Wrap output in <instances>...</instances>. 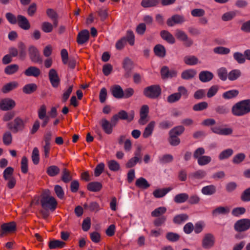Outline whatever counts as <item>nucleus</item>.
I'll use <instances>...</instances> for the list:
<instances>
[{"label":"nucleus","mask_w":250,"mask_h":250,"mask_svg":"<svg viewBox=\"0 0 250 250\" xmlns=\"http://www.w3.org/2000/svg\"><path fill=\"white\" fill-rule=\"evenodd\" d=\"M28 53L31 61L34 63H42V59L39 50L34 45H30L28 48Z\"/></svg>","instance_id":"obj_4"},{"label":"nucleus","mask_w":250,"mask_h":250,"mask_svg":"<svg viewBox=\"0 0 250 250\" xmlns=\"http://www.w3.org/2000/svg\"><path fill=\"white\" fill-rule=\"evenodd\" d=\"M234 60L239 64H243L246 62L244 53L240 52H235L233 54Z\"/></svg>","instance_id":"obj_40"},{"label":"nucleus","mask_w":250,"mask_h":250,"mask_svg":"<svg viewBox=\"0 0 250 250\" xmlns=\"http://www.w3.org/2000/svg\"><path fill=\"white\" fill-rule=\"evenodd\" d=\"M188 219V215L186 214H180L176 215L173 219V221L174 223L177 224H180L186 221Z\"/></svg>","instance_id":"obj_49"},{"label":"nucleus","mask_w":250,"mask_h":250,"mask_svg":"<svg viewBox=\"0 0 250 250\" xmlns=\"http://www.w3.org/2000/svg\"><path fill=\"white\" fill-rule=\"evenodd\" d=\"M60 172V169L59 167L55 165L49 166L46 169V173L50 177L57 176Z\"/></svg>","instance_id":"obj_34"},{"label":"nucleus","mask_w":250,"mask_h":250,"mask_svg":"<svg viewBox=\"0 0 250 250\" xmlns=\"http://www.w3.org/2000/svg\"><path fill=\"white\" fill-rule=\"evenodd\" d=\"M211 161V158L210 156L203 155L201 157L199 158L197 160V163L200 166H205L209 164Z\"/></svg>","instance_id":"obj_56"},{"label":"nucleus","mask_w":250,"mask_h":250,"mask_svg":"<svg viewBox=\"0 0 250 250\" xmlns=\"http://www.w3.org/2000/svg\"><path fill=\"white\" fill-rule=\"evenodd\" d=\"M162 89L158 84H153L144 88V95L147 98L152 99L158 98L161 94Z\"/></svg>","instance_id":"obj_2"},{"label":"nucleus","mask_w":250,"mask_h":250,"mask_svg":"<svg viewBox=\"0 0 250 250\" xmlns=\"http://www.w3.org/2000/svg\"><path fill=\"white\" fill-rule=\"evenodd\" d=\"M117 114L119 115L120 119L126 120L127 122H130L134 119L135 113L133 110H131L127 113L125 110H122Z\"/></svg>","instance_id":"obj_14"},{"label":"nucleus","mask_w":250,"mask_h":250,"mask_svg":"<svg viewBox=\"0 0 250 250\" xmlns=\"http://www.w3.org/2000/svg\"><path fill=\"white\" fill-rule=\"evenodd\" d=\"M186 20L184 16L175 14L167 20V24L168 26L172 27L175 24H182Z\"/></svg>","instance_id":"obj_8"},{"label":"nucleus","mask_w":250,"mask_h":250,"mask_svg":"<svg viewBox=\"0 0 250 250\" xmlns=\"http://www.w3.org/2000/svg\"><path fill=\"white\" fill-rule=\"evenodd\" d=\"M188 195L186 193L178 194L174 198V201L176 203H183L188 200Z\"/></svg>","instance_id":"obj_38"},{"label":"nucleus","mask_w":250,"mask_h":250,"mask_svg":"<svg viewBox=\"0 0 250 250\" xmlns=\"http://www.w3.org/2000/svg\"><path fill=\"white\" fill-rule=\"evenodd\" d=\"M196 74L194 69H188L184 71L181 74V78L184 80H190L193 78Z\"/></svg>","instance_id":"obj_32"},{"label":"nucleus","mask_w":250,"mask_h":250,"mask_svg":"<svg viewBox=\"0 0 250 250\" xmlns=\"http://www.w3.org/2000/svg\"><path fill=\"white\" fill-rule=\"evenodd\" d=\"M161 74L163 79H167L175 77L177 72L173 69L169 70L168 67L165 66L161 68Z\"/></svg>","instance_id":"obj_13"},{"label":"nucleus","mask_w":250,"mask_h":250,"mask_svg":"<svg viewBox=\"0 0 250 250\" xmlns=\"http://www.w3.org/2000/svg\"><path fill=\"white\" fill-rule=\"evenodd\" d=\"M173 160V157L172 155L166 154L159 158L160 163L161 164H167L171 163Z\"/></svg>","instance_id":"obj_59"},{"label":"nucleus","mask_w":250,"mask_h":250,"mask_svg":"<svg viewBox=\"0 0 250 250\" xmlns=\"http://www.w3.org/2000/svg\"><path fill=\"white\" fill-rule=\"evenodd\" d=\"M215 53L221 55H227L230 53V50L229 48L224 46L216 47L213 49Z\"/></svg>","instance_id":"obj_53"},{"label":"nucleus","mask_w":250,"mask_h":250,"mask_svg":"<svg viewBox=\"0 0 250 250\" xmlns=\"http://www.w3.org/2000/svg\"><path fill=\"white\" fill-rule=\"evenodd\" d=\"M19 86L17 82L13 81L4 84L1 88V91L3 93L6 94L16 89Z\"/></svg>","instance_id":"obj_24"},{"label":"nucleus","mask_w":250,"mask_h":250,"mask_svg":"<svg viewBox=\"0 0 250 250\" xmlns=\"http://www.w3.org/2000/svg\"><path fill=\"white\" fill-rule=\"evenodd\" d=\"M100 125L104 132L107 134H110L113 131L114 126L105 118H103L100 122Z\"/></svg>","instance_id":"obj_16"},{"label":"nucleus","mask_w":250,"mask_h":250,"mask_svg":"<svg viewBox=\"0 0 250 250\" xmlns=\"http://www.w3.org/2000/svg\"><path fill=\"white\" fill-rule=\"evenodd\" d=\"M89 37V31L86 29L83 30L79 33L77 42L78 44H83L88 41Z\"/></svg>","instance_id":"obj_18"},{"label":"nucleus","mask_w":250,"mask_h":250,"mask_svg":"<svg viewBox=\"0 0 250 250\" xmlns=\"http://www.w3.org/2000/svg\"><path fill=\"white\" fill-rule=\"evenodd\" d=\"M16 106V102L9 98H5L0 101V109L2 111L12 110Z\"/></svg>","instance_id":"obj_7"},{"label":"nucleus","mask_w":250,"mask_h":250,"mask_svg":"<svg viewBox=\"0 0 250 250\" xmlns=\"http://www.w3.org/2000/svg\"><path fill=\"white\" fill-rule=\"evenodd\" d=\"M217 73L219 78L223 81L227 80L228 74L227 69L225 67H221L217 70Z\"/></svg>","instance_id":"obj_50"},{"label":"nucleus","mask_w":250,"mask_h":250,"mask_svg":"<svg viewBox=\"0 0 250 250\" xmlns=\"http://www.w3.org/2000/svg\"><path fill=\"white\" fill-rule=\"evenodd\" d=\"M173 125V122L168 120H164L159 123L158 127L162 130L167 129Z\"/></svg>","instance_id":"obj_54"},{"label":"nucleus","mask_w":250,"mask_h":250,"mask_svg":"<svg viewBox=\"0 0 250 250\" xmlns=\"http://www.w3.org/2000/svg\"><path fill=\"white\" fill-rule=\"evenodd\" d=\"M5 18L10 24H16V23H17L18 16L16 17L12 13H6L5 14Z\"/></svg>","instance_id":"obj_61"},{"label":"nucleus","mask_w":250,"mask_h":250,"mask_svg":"<svg viewBox=\"0 0 250 250\" xmlns=\"http://www.w3.org/2000/svg\"><path fill=\"white\" fill-rule=\"evenodd\" d=\"M184 62L189 65H195L198 62V59L194 56H187L184 58Z\"/></svg>","instance_id":"obj_44"},{"label":"nucleus","mask_w":250,"mask_h":250,"mask_svg":"<svg viewBox=\"0 0 250 250\" xmlns=\"http://www.w3.org/2000/svg\"><path fill=\"white\" fill-rule=\"evenodd\" d=\"M149 112V107L147 105H143L140 111V118L139 120V124L141 125H145L147 122L148 120L146 118L148 116Z\"/></svg>","instance_id":"obj_11"},{"label":"nucleus","mask_w":250,"mask_h":250,"mask_svg":"<svg viewBox=\"0 0 250 250\" xmlns=\"http://www.w3.org/2000/svg\"><path fill=\"white\" fill-rule=\"evenodd\" d=\"M161 38L169 44H174L175 42V39L173 36L168 31L162 30L160 32Z\"/></svg>","instance_id":"obj_21"},{"label":"nucleus","mask_w":250,"mask_h":250,"mask_svg":"<svg viewBox=\"0 0 250 250\" xmlns=\"http://www.w3.org/2000/svg\"><path fill=\"white\" fill-rule=\"evenodd\" d=\"M159 0H142L141 5L144 8L155 7L158 5Z\"/></svg>","instance_id":"obj_39"},{"label":"nucleus","mask_w":250,"mask_h":250,"mask_svg":"<svg viewBox=\"0 0 250 250\" xmlns=\"http://www.w3.org/2000/svg\"><path fill=\"white\" fill-rule=\"evenodd\" d=\"M61 180L65 183H68L72 180L70 171L65 168L62 171Z\"/></svg>","instance_id":"obj_41"},{"label":"nucleus","mask_w":250,"mask_h":250,"mask_svg":"<svg viewBox=\"0 0 250 250\" xmlns=\"http://www.w3.org/2000/svg\"><path fill=\"white\" fill-rule=\"evenodd\" d=\"M208 106L206 102H202L196 104L193 106V110L195 111H202L206 109Z\"/></svg>","instance_id":"obj_58"},{"label":"nucleus","mask_w":250,"mask_h":250,"mask_svg":"<svg viewBox=\"0 0 250 250\" xmlns=\"http://www.w3.org/2000/svg\"><path fill=\"white\" fill-rule=\"evenodd\" d=\"M170 187L162 189H157L153 192V196L157 198H162L165 196L168 192L172 190Z\"/></svg>","instance_id":"obj_28"},{"label":"nucleus","mask_w":250,"mask_h":250,"mask_svg":"<svg viewBox=\"0 0 250 250\" xmlns=\"http://www.w3.org/2000/svg\"><path fill=\"white\" fill-rule=\"evenodd\" d=\"M112 95L117 99L123 98V89L119 85H113L111 88Z\"/></svg>","instance_id":"obj_25"},{"label":"nucleus","mask_w":250,"mask_h":250,"mask_svg":"<svg viewBox=\"0 0 250 250\" xmlns=\"http://www.w3.org/2000/svg\"><path fill=\"white\" fill-rule=\"evenodd\" d=\"M207 175V172L204 170H198L190 173L189 175V178L192 180H201L204 178Z\"/></svg>","instance_id":"obj_26"},{"label":"nucleus","mask_w":250,"mask_h":250,"mask_svg":"<svg viewBox=\"0 0 250 250\" xmlns=\"http://www.w3.org/2000/svg\"><path fill=\"white\" fill-rule=\"evenodd\" d=\"M233 153V150L231 148H228L222 151L219 155L218 158L220 160L226 159L230 157Z\"/></svg>","instance_id":"obj_42"},{"label":"nucleus","mask_w":250,"mask_h":250,"mask_svg":"<svg viewBox=\"0 0 250 250\" xmlns=\"http://www.w3.org/2000/svg\"><path fill=\"white\" fill-rule=\"evenodd\" d=\"M232 114L241 117L250 113V99L240 101L235 104L231 108Z\"/></svg>","instance_id":"obj_1"},{"label":"nucleus","mask_w":250,"mask_h":250,"mask_svg":"<svg viewBox=\"0 0 250 250\" xmlns=\"http://www.w3.org/2000/svg\"><path fill=\"white\" fill-rule=\"evenodd\" d=\"M166 211V208L164 207H159L152 211L151 215L152 217H159L161 216H163L162 215L165 213Z\"/></svg>","instance_id":"obj_46"},{"label":"nucleus","mask_w":250,"mask_h":250,"mask_svg":"<svg viewBox=\"0 0 250 250\" xmlns=\"http://www.w3.org/2000/svg\"><path fill=\"white\" fill-rule=\"evenodd\" d=\"M102 188V184L99 182H92L88 184L87 188L92 192L99 191Z\"/></svg>","instance_id":"obj_30"},{"label":"nucleus","mask_w":250,"mask_h":250,"mask_svg":"<svg viewBox=\"0 0 250 250\" xmlns=\"http://www.w3.org/2000/svg\"><path fill=\"white\" fill-rule=\"evenodd\" d=\"M216 192V188L213 185L204 187L201 189V192L205 195H212Z\"/></svg>","instance_id":"obj_27"},{"label":"nucleus","mask_w":250,"mask_h":250,"mask_svg":"<svg viewBox=\"0 0 250 250\" xmlns=\"http://www.w3.org/2000/svg\"><path fill=\"white\" fill-rule=\"evenodd\" d=\"M155 54L160 58H164L166 54V50L165 47L162 44H157L154 47Z\"/></svg>","instance_id":"obj_29"},{"label":"nucleus","mask_w":250,"mask_h":250,"mask_svg":"<svg viewBox=\"0 0 250 250\" xmlns=\"http://www.w3.org/2000/svg\"><path fill=\"white\" fill-rule=\"evenodd\" d=\"M3 143L6 146H9L12 143V136L11 133L7 131L4 133L2 137Z\"/></svg>","instance_id":"obj_51"},{"label":"nucleus","mask_w":250,"mask_h":250,"mask_svg":"<svg viewBox=\"0 0 250 250\" xmlns=\"http://www.w3.org/2000/svg\"><path fill=\"white\" fill-rule=\"evenodd\" d=\"M135 185L136 187L144 189H146L150 187V184L148 183L147 180L143 177H140L137 179Z\"/></svg>","instance_id":"obj_33"},{"label":"nucleus","mask_w":250,"mask_h":250,"mask_svg":"<svg viewBox=\"0 0 250 250\" xmlns=\"http://www.w3.org/2000/svg\"><path fill=\"white\" fill-rule=\"evenodd\" d=\"M37 89V84L32 83L25 85L22 88V91L25 94H30L35 91Z\"/></svg>","instance_id":"obj_36"},{"label":"nucleus","mask_w":250,"mask_h":250,"mask_svg":"<svg viewBox=\"0 0 250 250\" xmlns=\"http://www.w3.org/2000/svg\"><path fill=\"white\" fill-rule=\"evenodd\" d=\"M48 76L52 86L57 87L60 84V79L56 70L53 68L51 69L49 71Z\"/></svg>","instance_id":"obj_10"},{"label":"nucleus","mask_w":250,"mask_h":250,"mask_svg":"<svg viewBox=\"0 0 250 250\" xmlns=\"http://www.w3.org/2000/svg\"><path fill=\"white\" fill-rule=\"evenodd\" d=\"M246 155L244 153H239L233 156L232 162L234 164L239 165L244 161Z\"/></svg>","instance_id":"obj_47"},{"label":"nucleus","mask_w":250,"mask_h":250,"mask_svg":"<svg viewBox=\"0 0 250 250\" xmlns=\"http://www.w3.org/2000/svg\"><path fill=\"white\" fill-rule=\"evenodd\" d=\"M18 47L19 50V57L20 59L24 60L26 57V47L25 44L20 42L18 44Z\"/></svg>","instance_id":"obj_31"},{"label":"nucleus","mask_w":250,"mask_h":250,"mask_svg":"<svg viewBox=\"0 0 250 250\" xmlns=\"http://www.w3.org/2000/svg\"><path fill=\"white\" fill-rule=\"evenodd\" d=\"M107 166L109 169L113 171H117L120 169L119 163L115 160H110L107 162Z\"/></svg>","instance_id":"obj_45"},{"label":"nucleus","mask_w":250,"mask_h":250,"mask_svg":"<svg viewBox=\"0 0 250 250\" xmlns=\"http://www.w3.org/2000/svg\"><path fill=\"white\" fill-rule=\"evenodd\" d=\"M41 204L44 209H49L51 211H54L57 206V202L55 198L48 195H43L41 200Z\"/></svg>","instance_id":"obj_3"},{"label":"nucleus","mask_w":250,"mask_h":250,"mask_svg":"<svg viewBox=\"0 0 250 250\" xmlns=\"http://www.w3.org/2000/svg\"><path fill=\"white\" fill-rule=\"evenodd\" d=\"M166 237L169 241L175 242L179 240L180 235L176 233L169 232L166 234Z\"/></svg>","instance_id":"obj_55"},{"label":"nucleus","mask_w":250,"mask_h":250,"mask_svg":"<svg viewBox=\"0 0 250 250\" xmlns=\"http://www.w3.org/2000/svg\"><path fill=\"white\" fill-rule=\"evenodd\" d=\"M240 199L243 202L250 201V187L243 191L241 195Z\"/></svg>","instance_id":"obj_63"},{"label":"nucleus","mask_w":250,"mask_h":250,"mask_svg":"<svg viewBox=\"0 0 250 250\" xmlns=\"http://www.w3.org/2000/svg\"><path fill=\"white\" fill-rule=\"evenodd\" d=\"M250 228V219H241L237 221L234 225V229L237 232L247 231Z\"/></svg>","instance_id":"obj_6"},{"label":"nucleus","mask_w":250,"mask_h":250,"mask_svg":"<svg viewBox=\"0 0 250 250\" xmlns=\"http://www.w3.org/2000/svg\"><path fill=\"white\" fill-rule=\"evenodd\" d=\"M246 208L244 207H237L234 208L231 211V214L233 216L238 217L246 212Z\"/></svg>","instance_id":"obj_60"},{"label":"nucleus","mask_w":250,"mask_h":250,"mask_svg":"<svg viewBox=\"0 0 250 250\" xmlns=\"http://www.w3.org/2000/svg\"><path fill=\"white\" fill-rule=\"evenodd\" d=\"M213 78V74L208 71H202L199 75V80L203 83L208 82Z\"/></svg>","instance_id":"obj_22"},{"label":"nucleus","mask_w":250,"mask_h":250,"mask_svg":"<svg viewBox=\"0 0 250 250\" xmlns=\"http://www.w3.org/2000/svg\"><path fill=\"white\" fill-rule=\"evenodd\" d=\"M65 243L59 240H53L49 243V248L50 249L63 248L65 246Z\"/></svg>","instance_id":"obj_37"},{"label":"nucleus","mask_w":250,"mask_h":250,"mask_svg":"<svg viewBox=\"0 0 250 250\" xmlns=\"http://www.w3.org/2000/svg\"><path fill=\"white\" fill-rule=\"evenodd\" d=\"M123 67L125 73V77L128 78L130 75V72L133 68V62L128 58H125L123 62Z\"/></svg>","instance_id":"obj_15"},{"label":"nucleus","mask_w":250,"mask_h":250,"mask_svg":"<svg viewBox=\"0 0 250 250\" xmlns=\"http://www.w3.org/2000/svg\"><path fill=\"white\" fill-rule=\"evenodd\" d=\"M155 124V122L152 121L145 127L143 133V136L144 138H147L152 135Z\"/></svg>","instance_id":"obj_23"},{"label":"nucleus","mask_w":250,"mask_h":250,"mask_svg":"<svg viewBox=\"0 0 250 250\" xmlns=\"http://www.w3.org/2000/svg\"><path fill=\"white\" fill-rule=\"evenodd\" d=\"M185 131V127L182 125H178L171 129L169 134H173L175 136H179L182 134Z\"/></svg>","instance_id":"obj_52"},{"label":"nucleus","mask_w":250,"mask_h":250,"mask_svg":"<svg viewBox=\"0 0 250 250\" xmlns=\"http://www.w3.org/2000/svg\"><path fill=\"white\" fill-rule=\"evenodd\" d=\"M16 224L14 222L4 223L1 226L0 236H2L5 233L11 232L16 230Z\"/></svg>","instance_id":"obj_12"},{"label":"nucleus","mask_w":250,"mask_h":250,"mask_svg":"<svg viewBox=\"0 0 250 250\" xmlns=\"http://www.w3.org/2000/svg\"><path fill=\"white\" fill-rule=\"evenodd\" d=\"M241 75V72L239 69H233L228 74V78L230 81L237 80Z\"/></svg>","instance_id":"obj_48"},{"label":"nucleus","mask_w":250,"mask_h":250,"mask_svg":"<svg viewBox=\"0 0 250 250\" xmlns=\"http://www.w3.org/2000/svg\"><path fill=\"white\" fill-rule=\"evenodd\" d=\"M8 128L14 133L22 131L25 127V124L22 119L20 117L16 118L13 123L10 122L7 124Z\"/></svg>","instance_id":"obj_5"},{"label":"nucleus","mask_w":250,"mask_h":250,"mask_svg":"<svg viewBox=\"0 0 250 250\" xmlns=\"http://www.w3.org/2000/svg\"><path fill=\"white\" fill-rule=\"evenodd\" d=\"M24 74L28 77L33 76L34 77H38L41 74V71L38 67L31 66L28 67L24 71Z\"/></svg>","instance_id":"obj_20"},{"label":"nucleus","mask_w":250,"mask_h":250,"mask_svg":"<svg viewBox=\"0 0 250 250\" xmlns=\"http://www.w3.org/2000/svg\"><path fill=\"white\" fill-rule=\"evenodd\" d=\"M105 167L104 163H100L97 165L94 169V175L96 177L99 176L103 172Z\"/></svg>","instance_id":"obj_64"},{"label":"nucleus","mask_w":250,"mask_h":250,"mask_svg":"<svg viewBox=\"0 0 250 250\" xmlns=\"http://www.w3.org/2000/svg\"><path fill=\"white\" fill-rule=\"evenodd\" d=\"M230 212V208L228 206H219L212 210V215L216 217L219 215H227Z\"/></svg>","instance_id":"obj_17"},{"label":"nucleus","mask_w":250,"mask_h":250,"mask_svg":"<svg viewBox=\"0 0 250 250\" xmlns=\"http://www.w3.org/2000/svg\"><path fill=\"white\" fill-rule=\"evenodd\" d=\"M17 23L19 26L22 29L28 30L30 27V25L27 19L21 15H18Z\"/></svg>","instance_id":"obj_19"},{"label":"nucleus","mask_w":250,"mask_h":250,"mask_svg":"<svg viewBox=\"0 0 250 250\" xmlns=\"http://www.w3.org/2000/svg\"><path fill=\"white\" fill-rule=\"evenodd\" d=\"M239 94V91L236 89H233L227 91L222 94L224 99L229 100L237 97Z\"/></svg>","instance_id":"obj_35"},{"label":"nucleus","mask_w":250,"mask_h":250,"mask_svg":"<svg viewBox=\"0 0 250 250\" xmlns=\"http://www.w3.org/2000/svg\"><path fill=\"white\" fill-rule=\"evenodd\" d=\"M215 110L219 114H227L229 112V108L225 105H220L216 107Z\"/></svg>","instance_id":"obj_62"},{"label":"nucleus","mask_w":250,"mask_h":250,"mask_svg":"<svg viewBox=\"0 0 250 250\" xmlns=\"http://www.w3.org/2000/svg\"><path fill=\"white\" fill-rule=\"evenodd\" d=\"M32 160L35 165H37L39 163L40 156L39 151L37 147H34L32 153Z\"/></svg>","instance_id":"obj_57"},{"label":"nucleus","mask_w":250,"mask_h":250,"mask_svg":"<svg viewBox=\"0 0 250 250\" xmlns=\"http://www.w3.org/2000/svg\"><path fill=\"white\" fill-rule=\"evenodd\" d=\"M19 68V65L18 64H10L5 68L4 72L8 75H12L18 71Z\"/></svg>","instance_id":"obj_43"},{"label":"nucleus","mask_w":250,"mask_h":250,"mask_svg":"<svg viewBox=\"0 0 250 250\" xmlns=\"http://www.w3.org/2000/svg\"><path fill=\"white\" fill-rule=\"evenodd\" d=\"M214 244V237L211 233L205 235L202 242V246L204 249H208L212 247Z\"/></svg>","instance_id":"obj_9"}]
</instances>
